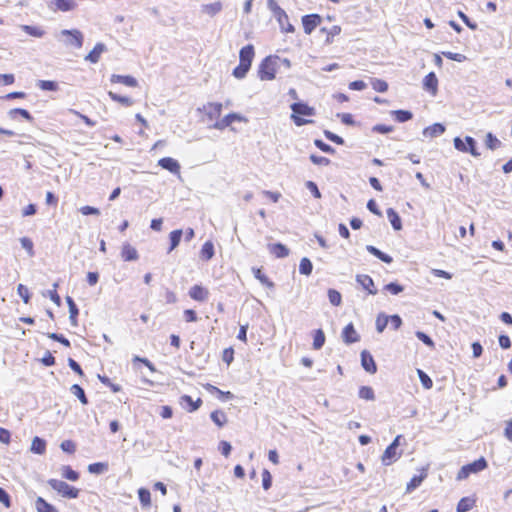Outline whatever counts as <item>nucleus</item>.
Returning a JSON list of instances; mask_svg holds the SVG:
<instances>
[{
	"label": "nucleus",
	"instance_id": "nucleus-1",
	"mask_svg": "<svg viewBox=\"0 0 512 512\" xmlns=\"http://www.w3.org/2000/svg\"><path fill=\"white\" fill-rule=\"evenodd\" d=\"M292 110L291 119L293 120L296 126H303L306 124H310L313 121L301 118L300 115L303 116H314L315 109L304 102H295L290 105Z\"/></svg>",
	"mask_w": 512,
	"mask_h": 512
},
{
	"label": "nucleus",
	"instance_id": "nucleus-2",
	"mask_svg": "<svg viewBox=\"0 0 512 512\" xmlns=\"http://www.w3.org/2000/svg\"><path fill=\"white\" fill-rule=\"evenodd\" d=\"M55 38L66 47L81 48L83 46V34L77 29H64L55 34Z\"/></svg>",
	"mask_w": 512,
	"mask_h": 512
},
{
	"label": "nucleus",
	"instance_id": "nucleus-3",
	"mask_svg": "<svg viewBox=\"0 0 512 512\" xmlns=\"http://www.w3.org/2000/svg\"><path fill=\"white\" fill-rule=\"evenodd\" d=\"M267 7L273 13L282 32L292 33L295 31L292 24L284 26V22H287V13L278 5L276 0H267Z\"/></svg>",
	"mask_w": 512,
	"mask_h": 512
},
{
	"label": "nucleus",
	"instance_id": "nucleus-4",
	"mask_svg": "<svg viewBox=\"0 0 512 512\" xmlns=\"http://www.w3.org/2000/svg\"><path fill=\"white\" fill-rule=\"evenodd\" d=\"M47 483L53 490L57 491L62 497L68 499H75L78 497L79 490L67 484L65 481L58 479H49Z\"/></svg>",
	"mask_w": 512,
	"mask_h": 512
},
{
	"label": "nucleus",
	"instance_id": "nucleus-5",
	"mask_svg": "<svg viewBox=\"0 0 512 512\" xmlns=\"http://www.w3.org/2000/svg\"><path fill=\"white\" fill-rule=\"evenodd\" d=\"M278 57H266L259 65L258 75L261 80H273L276 74Z\"/></svg>",
	"mask_w": 512,
	"mask_h": 512
},
{
	"label": "nucleus",
	"instance_id": "nucleus-6",
	"mask_svg": "<svg viewBox=\"0 0 512 512\" xmlns=\"http://www.w3.org/2000/svg\"><path fill=\"white\" fill-rule=\"evenodd\" d=\"M487 467V461L484 457L464 465L457 474V480L466 479L470 474L477 473L484 470Z\"/></svg>",
	"mask_w": 512,
	"mask_h": 512
},
{
	"label": "nucleus",
	"instance_id": "nucleus-7",
	"mask_svg": "<svg viewBox=\"0 0 512 512\" xmlns=\"http://www.w3.org/2000/svg\"><path fill=\"white\" fill-rule=\"evenodd\" d=\"M222 104L219 102H209L198 108L199 112H204L209 120L218 119L222 113Z\"/></svg>",
	"mask_w": 512,
	"mask_h": 512
},
{
	"label": "nucleus",
	"instance_id": "nucleus-8",
	"mask_svg": "<svg viewBox=\"0 0 512 512\" xmlns=\"http://www.w3.org/2000/svg\"><path fill=\"white\" fill-rule=\"evenodd\" d=\"M246 119L238 114V113H229L222 119L216 121L213 125L210 126V128H214L217 130H224L225 128L229 127L234 121H245Z\"/></svg>",
	"mask_w": 512,
	"mask_h": 512
},
{
	"label": "nucleus",
	"instance_id": "nucleus-9",
	"mask_svg": "<svg viewBox=\"0 0 512 512\" xmlns=\"http://www.w3.org/2000/svg\"><path fill=\"white\" fill-rule=\"evenodd\" d=\"M321 16L318 14H309L302 17V25L306 34H311L313 30L321 23Z\"/></svg>",
	"mask_w": 512,
	"mask_h": 512
},
{
	"label": "nucleus",
	"instance_id": "nucleus-10",
	"mask_svg": "<svg viewBox=\"0 0 512 512\" xmlns=\"http://www.w3.org/2000/svg\"><path fill=\"white\" fill-rule=\"evenodd\" d=\"M342 339L346 344H353L360 340V336L354 328L353 323L346 325L342 331Z\"/></svg>",
	"mask_w": 512,
	"mask_h": 512
},
{
	"label": "nucleus",
	"instance_id": "nucleus-11",
	"mask_svg": "<svg viewBox=\"0 0 512 512\" xmlns=\"http://www.w3.org/2000/svg\"><path fill=\"white\" fill-rule=\"evenodd\" d=\"M158 165L161 168H163L165 170H168L169 172H171L173 174L180 175V164L174 158H171V157L161 158L158 161Z\"/></svg>",
	"mask_w": 512,
	"mask_h": 512
},
{
	"label": "nucleus",
	"instance_id": "nucleus-12",
	"mask_svg": "<svg viewBox=\"0 0 512 512\" xmlns=\"http://www.w3.org/2000/svg\"><path fill=\"white\" fill-rule=\"evenodd\" d=\"M361 365L368 373L374 374L377 371L374 358L367 350L361 352Z\"/></svg>",
	"mask_w": 512,
	"mask_h": 512
},
{
	"label": "nucleus",
	"instance_id": "nucleus-13",
	"mask_svg": "<svg viewBox=\"0 0 512 512\" xmlns=\"http://www.w3.org/2000/svg\"><path fill=\"white\" fill-rule=\"evenodd\" d=\"M423 88L424 90L430 92L433 96L436 95L438 91V79L434 72H430L424 77Z\"/></svg>",
	"mask_w": 512,
	"mask_h": 512
},
{
	"label": "nucleus",
	"instance_id": "nucleus-14",
	"mask_svg": "<svg viewBox=\"0 0 512 512\" xmlns=\"http://www.w3.org/2000/svg\"><path fill=\"white\" fill-rule=\"evenodd\" d=\"M356 281L367 290L369 294H377V289L374 286V281L369 275L359 274L356 276Z\"/></svg>",
	"mask_w": 512,
	"mask_h": 512
},
{
	"label": "nucleus",
	"instance_id": "nucleus-15",
	"mask_svg": "<svg viewBox=\"0 0 512 512\" xmlns=\"http://www.w3.org/2000/svg\"><path fill=\"white\" fill-rule=\"evenodd\" d=\"M254 58V47L248 44L241 48L239 52V62L251 67L252 60Z\"/></svg>",
	"mask_w": 512,
	"mask_h": 512
},
{
	"label": "nucleus",
	"instance_id": "nucleus-16",
	"mask_svg": "<svg viewBox=\"0 0 512 512\" xmlns=\"http://www.w3.org/2000/svg\"><path fill=\"white\" fill-rule=\"evenodd\" d=\"M189 296L193 300L204 302L208 299L209 291L200 285H194L189 290Z\"/></svg>",
	"mask_w": 512,
	"mask_h": 512
},
{
	"label": "nucleus",
	"instance_id": "nucleus-17",
	"mask_svg": "<svg viewBox=\"0 0 512 512\" xmlns=\"http://www.w3.org/2000/svg\"><path fill=\"white\" fill-rule=\"evenodd\" d=\"M401 453H398L397 450L393 447V446H388L382 457H381V460H382V463L386 466L388 465H391L393 462H395L399 457H400Z\"/></svg>",
	"mask_w": 512,
	"mask_h": 512
},
{
	"label": "nucleus",
	"instance_id": "nucleus-18",
	"mask_svg": "<svg viewBox=\"0 0 512 512\" xmlns=\"http://www.w3.org/2000/svg\"><path fill=\"white\" fill-rule=\"evenodd\" d=\"M268 249L277 258H285L289 255V249L281 243L269 244Z\"/></svg>",
	"mask_w": 512,
	"mask_h": 512
},
{
	"label": "nucleus",
	"instance_id": "nucleus-19",
	"mask_svg": "<svg viewBox=\"0 0 512 512\" xmlns=\"http://www.w3.org/2000/svg\"><path fill=\"white\" fill-rule=\"evenodd\" d=\"M222 8H223L222 3L220 1H216L214 3L203 4L201 6V12L210 17H213L216 14H218L219 12H221Z\"/></svg>",
	"mask_w": 512,
	"mask_h": 512
},
{
	"label": "nucleus",
	"instance_id": "nucleus-20",
	"mask_svg": "<svg viewBox=\"0 0 512 512\" xmlns=\"http://www.w3.org/2000/svg\"><path fill=\"white\" fill-rule=\"evenodd\" d=\"M112 83H122L129 87H136L138 85L137 80L130 75H116L113 74L110 78Z\"/></svg>",
	"mask_w": 512,
	"mask_h": 512
},
{
	"label": "nucleus",
	"instance_id": "nucleus-21",
	"mask_svg": "<svg viewBox=\"0 0 512 512\" xmlns=\"http://www.w3.org/2000/svg\"><path fill=\"white\" fill-rule=\"evenodd\" d=\"M444 132H445L444 125H442L441 123H435L431 126L426 127L423 130V135L425 137L434 138V137H438V136L442 135Z\"/></svg>",
	"mask_w": 512,
	"mask_h": 512
},
{
	"label": "nucleus",
	"instance_id": "nucleus-22",
	"mask_svg": "<svg viewBox=\"0 0 512 512\" xmlns=\"http://www.w3.org/2000/svg\"><path fill=\"white\" fill-rule=\"evenodd\" d=\"M121 257L124 261H135L139 255L137 250L130 244H124L121 251Z\"/></svg>",
	"mask_w": 512,
	"mask_h": 512
},
{
	"label": "nucleus",
	"instance_id": "nucleus-23",
	"mask_svg": "<svg viewBox=\"0 0 512 512\" xmlns=\"http://www.w3.org/2000/svg\"><path fill=\"white\" fill-rule=\"evenodd\" d=\"M386 213H387V217H388L393 229L396 231L401 230L402 222H401V218L398 215V213L393 208H388Z\"/></svg>",
	"mask_w": 512,
	"mask_h": 512
},
{
	"label": "nucleus",
	"instance_id": "nucleus-24",
	"mask_svg": "<svg viewBox=\"0 0 512 512\" xmlns=\"http://www.w3.org/2000/svg\"><path fill=\"white\" fill-rule=\"evenodd\" d=\"M366 250L369 253H371L372 255H374L375 257H377L378 259H380L381 261H383L384 263L390 264L393 261V259L390 255L382 252L381 250H379L378 248H376L373 245H367Z\"/></svg>",
	"mask_w": 512,
	"mask_h": 512
},
{
	"label": "nucleus",
	"instance_id": "nucleus-25",
	"mask_svg": "<svg viewBox=\"0 0 512 512\" xmlns=\"http://www.w3.org/2000/svg\"><path fill=\"white\" fill-rule=\"evenodd\" d=\"M183 235V231L181 229H176L170 232L169 239H170V246L168 249V253L172 252L180 243L181 238Z\"/></svg>",
	"mask_w": 512,
	"mask_h": 512
},
{
	"label": "nucleus",
	"instance_id": "nucleus-26",
	"mask_svg": "<svg viewBox=\"0 0 512 512\" xmlns=\"http://www.w3.org/2000/svg\"><path fill=\"white\" fill-rule=\"evenodd\" d=\"M46 449V442L40 437H34L31 444V451L35 454L42 455Z\"/></svg>",
	"mask_w": 512,
	"mask_h": 512
},
{
	"label": "nucleus",
	"instance_id": "nucleus-27",
	"mask_svg": "<svg viewBox=\"0 0 512 512\" xmlns=\"http://www.w3.org/2000/svg\"><path fill=\"white\" fill-rule=\"evenodd\" d=\"M214 256V245L211 241H206L200 251L201 259L208 261Z\"/></svg>",
	"mask_w": 512,
	"mask_h": 512
},
{
	"label": "nucleus",
	"instance_id": "nucleus-28",
	"mask_svg": "<svg viewBox=\"0 0 512 512\" xmlns=\"http://www.w3.org/2000/svg\"><path fill=\"white\" fill-rule=\"evenodd\" d=\"M20 28L32 37L41 38L45 35V31L39 26L21 25Z\"/></svg>",
	"mask_w": 512,
	"mask_h": 512
},
{
	"label": "nucleus",
	"instance_id": "nucleus-29",
	"mask_svg": "<svg viewBox=\"0 0 512 512\" xmlns=\"http://www.w3.org/2000/svg\"><path fill=\"white\" fill-rule=\"evenodd\" d=\"M391 114L394 116L395 120L399 123H404L406 121H409L412 119L413 114L412 112L408 110H394L391 112Z\"/></svg>",
	"mask_w": 512,
	"mask_h": 512
},
{
	"label": "nucleus",
	"instance_id": "nucleus-30",
	"mask_svg": "<svg viewBox=\"0 0 512 512\" xmlns=\"http://www.w3.org/2000/svg\"><path fill=\"white\" fill-rule=\"evenodd\" d=\"M254 277L268 288H274V283L262 272L260 268L252 269Z\"/></svg>",
	"mask_w": 512,
	"mask_h": 512
},
{
	"label": "nucleus",
	"instance_id": "nucleus-31",
	"mask_svg": "<svg viewBox=\"0 0 512 512\" xmlns=\"http://www.w3.org/2000/svg\"><path fill=\"white\" fill-rule=\"evenodd\" d=\"M61 475L63 478L69 481H77L79 479V473L73 470L68 465H64L61 467Z\"/></svg>",
	"mask_w": 512,
	"mask_h": 512
},
{
	"label": "nucleus",
	"instance_id": "nucleus-32",
	"mask_svg": "<svg viewBox=\"0 0 512 512\" xmlns=\"http://www.w3.org/2000/svg\"><path fill=\"white\" fill-rule=\"evenodd\" d=\"M211 420L218 426L223 427L227 423V417L221 410L213 411L210 415Z\"/></svg>",
	"mask_w": 512,
	"mask_h": 512
},
{
	"label": "nucleus",
	"instance_id": "nucleus-33",
	"mask_svg": "<svg viewBox=\"0 0 512 512\" xmlns=\"http://www.w3.org/2000/svg\"><path fill=\"white\" fill-rule=\"evenodd\" d=\"M54 5L60 11H70L75 8L74 0H53Z\"/></svg>",
	"mask_w": 512,
	"mask_h": 512
},
{
	"label": "nucleus",
	"instance_id": "nucleus-34",
	"mask_svg": "<svg viewBox=\"0 0 512 512\" xmlns=\"http://www.w3.org/2000/svg\"><path fill=\"white\" fill-rule=\"evenodd\" d=\"M35 504L38 512H56V508L42 497H38Z\"/></svg>",
	"mask_w": 512,
	"mask_h": 512
},
{
	"label": "nucleus",
	"instance_id": "nucleus-35",
	"mask_svg": "<svg viewBox=\"0 0 512 512\" xmlns=\"http://www.w3.org/2000/svg\"><path fill=\"white\" fill-rule=\"evenodd\" d=\"M474 506V500L468 498V497H464L462 499H460V501L458 502L457 504V512H467L469 510H471Z\"/></svg>",
	"mask_w": 512,
	"mask_h": 512
},
{
	"label": "nucleus",
	"instance_id": "nucleus-36",
	"mask_svg": "<svg viewBox=\"0 0 512 512\" xmlns=\"http://www.w3.org/2000/svg\"><path fill=\"white\" fill-rule=\"evenodd\" d=\"M325 343V334L321 329H317L313 337V348L319 350Z\"/></svg>",
	"mask_w": 512,
	"mask_h": 512
},
{
	"label": "nucleus",
	"instance_id": "nucleus-37",
	"mask_svg": "<svg viewBox=\"0 0 512 512\" xmlns=\"http://www.w3.org/2000/svg\"><path fill=\"white\" fill-rule=\"evenodd\" d=\"M180 403H181V404H183V403H187V404L190 406L189 411H190V412H193V411H196V410L200 407V405H201L202 401H201V399H200V398H198L196 401H193V399L191 398V396H189V395H183V396H181V398H180Z\"/></svg>",
	"mask_w": 512,
	"mask_h": 512
},
{
	"label": "nucleus",
	"instance_id": "nucleus-38",
	"mask_svg": "<svg viewBox=\"0 0 512 512\" xmlns=\"http://www.w3.org/2000/svg\"><path fill=\"white\" fill-rule=\"evenodd\" d=\"M70 391L73 395H75L82 404H87L88 403V399L85 395V392L83 390V388L78 385V384H73L70 388Z\"/></svg>",
	"mask_w": 512,
	"mask_h": 512
},
{
	"label": "nucleus",
	"instance_id": "nucleus-39",
	"mask_svg": "<svg viewBox=\"0 0 512 512\" xmlns=\"http://www.w3.org/2000/svg\"><path fill=\"white\" fill-rule=\"evenodd\" d=\"M486 147L491 150H496L501 146V141L491 132L487 133L485 140Z\"/></svg>",
	"mask_w": 512,
	"mask_h": 512
},
{
	"label": "nucleus",
	"instance_id": "nucleus-40",
	"mask_svg": "<svg viewBox=\"0 0 512 512\" xmlns=\"http://www.w3.org/2000/svg\"><path fill=\"white\" fill-rule=\"evenodd\" d=\"M313 265L310 259L304 257L299 264V272L303 275L309 276L312 273Z\"/></svg>",
	"mask_w": 512,
	"mask_h": 512
},
{
	"label": "nucleus",
	"instance_id": "nucleus-41",
	"mask_svg": "<svg viewBox=\"0 0 512 512\" xmlns=\"http://www.w3.org/2000/svg\"><path fill=\"white\" fill-rule=\"evenodd\" d=\"M425 477H426L425 473L421 474V475L413 476L412 479L407 484L406 491L412 492L414 489L419 487L421 485L422 481L425 479Z\"/></svg>",
	"mask_w": 512,
	"mask_h": 512
},
{
	"label": "nucleus",
	"instance_id": "nucleus-42",
	"mask_svg": "<svg viewBox=\"0 0 512 512\" xmlns=\"http://www.w3.org/2000/svg\"><path fill=\"white\" fill-rule=\"evenodd\" d=\"M138 497L140 500V503L144 507H148L151 504V494L150 491L146 488H140L138 490Z\"/></svg>",
	"mask_w": 512,
	"mask_h": 512
},
{
	"label": "nucleus",
	"instance_id": "nucleus-43",
	"mask_svg": "<svg viewBox=\"0 0 512 512\" xmlns=\"http://www.w3.org/2000/svg\"><path fill=\"white\" fill-rule=\"evenodd\" d=\"M8 114H9V117L12 119H14L16 115H20L28 121H32V119H33L30 112L28 110L22 109V108L11 109Z\"/></svg>",
	"mask_w": 512,
	"mask_h": 512
},
{
	"label": "nucleus",
	"instance_id": "nucleus-44",
	"mask_svg": "<svg viewBox=\"0 0 512 512\" xmlns=\"http://www.w3.org/2000/svg\"><path fill=\"white\" fill-rule=\"evenodd\" d=\"M372 88L380 93H384L388 90V84L386 81L378 78H373L371 80Z\"/></svg>",
	"mask_w": 512,
	"mask_h": 512
},
{
	"label": "nucleus",
	"instance_id": "nucleus-45",
	"mask_svg": "<svg viewBox=\"0 0 512 512\" xmlns=\"http://www.w3.org/2000/svg\"><path fill=\"white\" fill-rule=\"evenodd\" d=\"M328 299L333 306H340L342 303V296L340 292L335 289L328 290Z\"/></svg>",
	"mask_w": 512,
	"mask_h": 512
},
{
	"label": "nucleus",
	"instance_id": "nucleus-46",
	"mask_svg": "<svg viewBox=\"0 0 512 512\" xmlns=\"http://www.w3.org/2000/svg\"><path fill=\"white\" fill-rule=\"evenodd\" d=\"M389 322L388 316H386L384 313H380L376 318V330L379 333H382L385 328L387 327V324Z\"/></svg>",
	"mask_w": 512,
	"mask_h": 512
},
{
	"label": "nucleus",
	"instance_id": "nucleus-47",
	"mask_svg": "<svg viewBox=\"0 0 512 512\" xmlns=\"http://www.w3.org/2000/svg\"><path fill=\"white\" fill-rule=\"evenodd\" d=\"M359 397L364 400H374L375 394L371 387L369 386H361L359 389Z\"/></svg>",
	"mask_w": 512,
	"mask_h": 512
},
{
	"label": "nucleus",
	"instance_id": "nucleus-48",
	"mask_svg": "<svg viewBox=\"0 0 512 512\" xmlns=\"http://www.w3.org/2000/svg\"><path fill=\"white\" fill-rule=\"evenodd\" d=\"M37 86L45 91H56L58 89V84L50 80H39Z\"/></svg>",
	"mask_w": 512,
	"mask_h": 512
},
{
	"label": "nucleus",
	"instance_id": "nucleus-49",
	"mask_svg": "<svg viewBox=\"0 0 512 512\" xmlns=\"http://www.w3.org/2000/svg\"><path fill=\"white\" fill-rule=\"evenodd\" d=\"M250 67L242 64L239 62V65L234 68L232 74L237 79H242L246 76L247 72L249 71Z\"/></svg>",
	"mask_w": 512,
	"mask_h": 512
},
{
	"label": "nucleus",
	"instance_id": "nucleus-50",
	"mask_svg": "<svg viewBox=\"0 0 512 512\" xmlns=\"http://www.w3.org/2000/svg\"><path fill=\"white\" fill-rule=\"evenodd\" d=\"M109 96L111 97L112 100L117 101L126 107L133 105V100L129 97L121 96V95H118L111 91L109 92Z\"/></svg>",
	"mask_w": 512,
	"mask_h": 512
},
{
	"label": "nucleus",
	"instance_id": "nucleus-51",
	"mask_svg": "<svg viewBox=\"0 0 512 512\" xmlns=\"http://www.w3.org/2000/svg\"><path fill=\"white\" fill-rule=\"evenodd\" d=\"M465 142L467 144V152H469L471 155H473L475 157L480 156V153L477 151L476 141L474 138H472L470 136H466Z\"/></svg>",
	"mask_w": 512,
	"mask_h": 512
},
{
	"label": "nucleus",
	"instance_id": "nucleus-52",
	"mask_svg": "<svg viewBox=\"0 0 512 512\" xmlns=\"http://www.w3.org/2000/svg\"><path fill=\"white\" fill-rule=\"evenodd\" d=\"M416 337L422 341L425 345H427L428 347L434 349L435 348V343L434 341L432 340V338L427 335L426 333L422 332V331H416L415 333Z\"/></svg>",
	"mask_w": 512,
	"mask_h": 512
},
{
	"label": "nucleus",
	"instance_id": "nucleus-53",
	"mask_svg": "<svg viewBox=\"0 0 512 512\" xmlns=\"http://www.w3.org/2000/svg\"><path fill=\"white\" fill-rule=\"evenodd\" d=\"M384 290L390 292L393 295H398L403 292L404 287L396 282L388 283L384 286Z\"/></svg>",
	"mask_w": 512,
	"mask_h": 512
},
{
	"label": "nucleus",
	"instance_id": "nucleus-54",
	"mask_svg": "<svg viewBox=\"0 0 512 512\" xmlns=\"http://www.w3.org/2000/svg\"><path fill=\"white\" fill-rule=\"evenodd\" d=\"M418 376L424 388L430 389L433 386L432 379L424 371L418 369Z\"/></svg>",
	"mask_w": 512,
	"mask_h": 512
},
{
	"label": "nucleus",
	"instance_id": "nucleus-55",
	"mask_svg": "<svg viewBox=\"0 0 512 512\" xmlns=\"http://www.w3.org/2000/svg\"><path fill=\"white\" fill-rule=\"evenodd\" d=\"M314 145L320 149L321 151L325 152V153H328V154H334L335 153V149L326 144L325 142H323L322 140L320 139H315L314 140Z\"/></svg>",
	"mask_w": 512,
	"mask_h": 512
},
{
	"label": "nucleus",
	"instance_id": "nucleus-56",
	"mask_svg": "<svg viewBox=\"0 0 512 512\" xmlns=\"http://www.w3.org/2000/svg\"><path fill=\"white\" fill-rule=\"evenodd\" d=\"M66 301L69 306L70 320L73 322L78 315V308L70 296L66 297Z\"/></svg>",
	"mask_w": 512,
	"mask_h": 512
},
{
	"label": "nucleus",
	"instance_id": "nucleus-57",
	"mask_svg": "<svg viewBox=\"0 0 512 512\" xmlns=\"http://www.w3.org/2000/svg\"><path fill=\"white\" fill-rule=\"evenodd\" d=\"M310 160L315 165H323V166H328L331 162L330 159L323 157V156H318L315 154L310 155Z\"/></svg>",
	"mask_w": 512,
	"mask_h": 512
},
{
	"label": "nucleus",
	"instance_id": "nucleus-58",
	"mask_svg": "<svg viewBox=\"0 0 512 512\" xmlns=\"http://www.w3.org/2000/svg\"><path fill=\"white\" fill-rule=\"evenodd\" d=\"M324 136L328 140H330V141H332V142H334V143H336L338 145H343L344 144V139L342 137L338 136L337 134H335V133H333V132H331L329 130H324Z\"/></svg>",
	"mask_w": 512,
	"mask_h": 512
},
{
	"label": "nucleus",
	"instance_id": "nucleus-59",
	"mask_svg": "<svg viewBox=\"0 0 512 512\" xmlns=\"http://www.w3.org/2000/svg\"><path fill=\"white\" fill-rule=\"evenodd\" d=\"M17 292H18V295L24 301V303L27 304L29 302V299H30V294H29L28 288L25 285H23V284H19L18 287H17Z\"/></svg>",
	"mask_w": 512,
	"mask_h": 512
},
{
	"label": "nucleus",
	"instance_id": "nucleus-60",
	"mask_svg": "<svg viewBox=\"0 0 512 512\" xmlns=\"http://www.w3.org/2000/svg\"><path fill=\"white\" fill-rule=\"evenodd\" d=\"M47 336L52 339V340H55V341H58L60 342L61 344H63L64 346L66 347H69L70 346V341L62 334H58V333H48Z\"/></svg>",
	"mask_w": 512,
	"mask_h": 512
},
{
	"label": "nucleus",
	"instance_id": "nucleus-61",
	"mask_svg": "<svg viewBox=\"0 0 512 512\" xmlns=\"http://www.w3.org/2000/svg\"><path fill=\"white\" fill-rule=\"evenodd\" d=\"M272 485V476L266 469L262 472V486L265 490H268Z\"/></svg>",
	"mask_w": 512,
	"mask_h": 512
},
{
	"label": "nucleus",
	"instance_id": "nucleus-62",
	"mask_svg": "<svg viewBox=\"0 0 512 512\" xmlns=\"http://www.w3.org/2000/svg\"><path fill=\"white\" fill-rule=\"evenodd\" d=\"M61 449L64 451V452H67V453H74L75 450H76V445L73 441L71 440H64L61 445H60Z\"/></svg>",
	"mask_w": 512,
	"mask_h": 512
},
{
	"label": "nucleus",
	"instance_id": "nucleus-63",
	"mask_svg": "<svg viewBox=\"0 0 512 512\" xmlns=\"http://www.w3.org/2000/svg\"><path fill=\"white\" fill-rule=\"evenodd\" d=\"M373 132L381 133V134H387L393 131V126H388L384 124H376L372 127Z\"/></svg>",
	"mask_w": 512,
	"mask_h": 512
},
{
	"label": "nucleus",
	"instance_id": "nucleus-64",
	"mask_svg": "<svg viewBox=\"0 0 512 512\" xmlns=\"http://www.w3.org/2000/svg\"><path fill=\"white\" fill-rule=\"evenodd\" d=\"M305 185H306V188L312 193V195L315 198H321V193H320L318 186L316 185L315 182L307 181Z\"/></svg>",
	"mask_w": 512,
	"mask_h": 512
}]
</instances>
